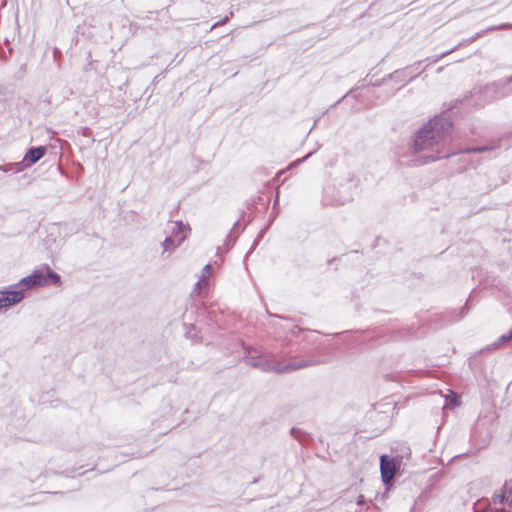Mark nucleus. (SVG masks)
<instances>
[{
	"mask_svg": "<svg viewBox=\"0 0 512 512\" xmlns=\"http://www.w3.org/2000/svg\"><path fill=\"white\" fill-rule=\"evenodd\" d=\"M453 123L448 116L439 115L430 119L413 137L412 152H426L421 158L413 157L405 162L408 166H419L428 162L448 158L455 152L447 148L451 141Z\"/></svg>",
	"mask_w": 512,
	"mask_h": 512,
	"instance_id": "f257e3e1",
	"label": "nucleus"
},
{
	"mask_svg": "<svg viewBox=\"0 0 512 512\" xmlns=\"http://www.w3.org/2000/svg\"><path fill=\"white\" fill-rule=\"evenodd\" d=\"M244 350V359L247 363L263 372H276L285 373L302 369L311 365L315 362L311 360L293 361L288 364H282L278 361L277 357L270 352H265L261 348H254L248 344L242 343Z\"/></svg>",
	"mask_w": 512,
	"mask_h": 512,
	"instance_id": "f03ea898",
	"label": "nucleus"
},
{
	"mask_svg": "<svg viewBox=\"0 0 512 512\" xmlns=\"http://www.w3.org/2000/svg\"><path fill=\"white\" fill-rule=\"evenodd\" d=\"M62 285L61 276L53 271L49 265H42L40 268L35 269L30 275L23 277L16 285L15 291H22L24 294L26 290L38 287Z\"/></svg>",
	"mask_w": 512,
	"mask_h": 512,
	"instance_id": "7ed1b4c3",
	"label": "nucleus"
},
{
	"mask_svg": "<svg viewBox=\"0 0 512 512\" xmlns=\"http://www.w3.org/2000/svg\"><path fill=\"white\" fill-rule=\"evenodd\" d=\"M47 152L46 146H37L31 147L27 153L25 154L23 160L19 163L14 164H6L0 166V171L8 173V172H19L24 168L30 167L36 162H38L41 158L45 156Z\"/></svg>",
	"mask_w": 512,
	"mask_h": 512,
	"instance_id": "20e7f679",
	"label": "nucleus"
},
{
	"mask_svg": "<svg viewBox=\"0 0 512 512\" xmlns=\"http://www.w3.org/2000/svg\"><path fill=\"white\" fill-rule=\"evenodd\" d=\"M485 93L492 100L506 98L512 95V85L508 77H505L491 83L490 85H487L485 88Z\"/></svg>",
	"mask_w": 512,
	"mask_h": 512,
	"instance_id": "39448f33",
	"label": "nucleus"
},
{
	"mask_svg": "<svg viewBox=\"0 0 512 512\" xmlns=\"http://www.w3.org/2000/svg\"><path fill=\"white\" fill-rule=\"evenodd\" d=\"M422 62L423 61H417L411 66L395 70L394 72L390 73L387 78L405 85L415 79L421 73L420 71H416V66L420 65Z\"/></svg>",
	"mask_w": 512,
	"mask_h": 512,
	"instance_id": "423d86ee",
	"label": "nucleus"
},
{
	"mask_svg": "<svg viewBox=\"0 0 512 512\" xmlns=\"http://www.w3.org/2000/svg\"><path fill=\"white\" fill-rule=\"evenodd\" d=\"M380 472L381 478L384 485L388 486L396 473V465L393 458L388 455H382L380 457Z\"/></svg>",
	"mask_w": 512,
	"mask_h": 512,
	"instance_id": "0eeeda50",
	"label": "nucleus"
},
{
	"mask_svg": "<svg viewBox=\"0 0 512 512\" xmlns=\"http://www.w3.org/2000/svg\"><path fill=\"white\" fill-rule=\"evenodd\" d=\"M24 298L22 291H0V309L18 304Z\"/></svg>",
	"mask_w": 512,
	"mask_h": 512,
	"instance_id": "6e6552de",
	"label": "nucleus"
},
{
	"mask_svg": "<svg viewBox=\"0 0 512 512\" xmlns=\"http://www.w3.org/2000/svg\"><path fill=\"white\" fill-rule=\"evenodd\" d=\"M186 231H190L189 226L184 225L182 221H175L173 222L170 236L175 237L183 242L186 239Z\"/></svg>",
	"mask_w": 512,
	"mask_h": 512,
	"instance_id": "1a4fd4ad",
	"label": "nucleus"
},
{
	"mask_svg": "<svg viewBox=\"0 0 512 512\" xmlns=\"http://www.w3.org/2000/svg\"><path fill=\"white\" fill-rule=\"evenodd\" d=\"M468 301L466 302L465 306L460 309V311L453 310L450 312H447L445 314L446 320L445 323H452L461 320L467 313L468 308Z\"/></svg>",
	"mask_w": 512,
	"mask_h": 512,
	"instance_id": "9d476101",
	"label": "nucleus"
},
{
	"mask_svg": "<svg viewBox=\"0 0 512 512\" xmlns=\"http://www.w3.org/2000/svg\"><path fill=\"white\" fill-rule=\"evenodd\" d=\"M512 28V24H509V23H503V24H500V25H495V26H490L486 29H483L477 33H475L472 38L474 41L478 40L479 38L483 37L484 35H486L488 32H491V31H496V30H505V29H510Z\"/></svg>",
	"mask_w": 512,
	"mask_h": 512,
	"instance_id": "9b49d317",
	"label": "nucleus"
},
{
	"mask_svg": "<svg viewBox=\"0 0 512 512\" xmlns=\"http://www.w3.org/2000/svg\"><path fill=\"white\" fill-rule=\"evenodd\" d=\"M212 273V266L210 264H206L204 268L202 269L201 276L199 280L196 283V288L201 289L203 286L208 285V278L210 277Z\"/></svg>",
	"mask_w": 512,
	"mask_h": 512,
	"instance_id": "f8f14e48",
	"label": "nucleus"
},
{
	"mask_svg": "<svg viewBox=\"0 0 512 512\" xmlns=\"http://www.w3.org/2000/svg\"><path fill=\"white\" fill-rule=\"evenodd\" d=\"M244 228H245L244 226H243V227H241V226H240L239 221H237V222L234 224L233 228L231 229L230 233L227 235L226 240H225V246H226L228 249H230V248L234 245V243H235V241H236V239H237V236H238V235H234V233H235L236 231H238L239 229H241V230L243 231V230H244ZM237 234H239V232H237Z\"/></svg>",
	"mask_w": 512,
	"mask_h": 512,
	"instance_id": "ddd939ff",
	"label": "nucleus"
},
{
	"mask_svg": "<svg viewBox=\"0 0 512 512\" xmlns=\"http://www.w3.org/2000/svg\"><path fill=\"white\" fill-rule=\"evenodd\" d=\"M181 241L178 240L177 238L175 237H172V236H168L164 239V241L162 242V246L164 248V251H173L174 249H176L178 246L181 245Z\"/></svg>",
	"mask_w": 512,
	"mask_h": 512,
	"instance_id": "4468645a",
	"label": "nucleus"
},
{
	"mask_svg": "<svg viewBox=\"0 0 512 512\" xmlns=\"http://www.w3.org/2000/svg\"><path fill=\"white\" fill-rule=\"evenodd\" d=\"M493 503L496 504H504L507 503L509 505L510 498L507 496V494L501 490L500 493H495L492 497Z\"/></svg>",
	"mask_w": 512,
	"mask_h": 512,
	"instance_id": "2eb2a0df",
	"label": "nucleus"
},
{
	"mask_svg": "<svg viewBox=\"0 0 512 512\" xmlns=\"http://www.w3.org/2000/svg\"><path fill=\"white\" fill-rule=\"evenodd\" d=\"M493 149H495V146L481 145V146L470 147L466 151L470 152V153H483V152L491 151Z\"/></svg>",
	"mask_w": 512,
	"mask_h": 512,
	"instance_id": "dca6fc26",
	"label": "nucleus"
},
{
	"mask_svg": "<svg viewBox=\"0 0 512 512\" xmlns=\"http://www.w3.org/2000/svg\"><path fill=\"white\" fill-rule=\"evenodd\" d=\"M473 42H475V41L473 40V38L471 36V37H469L467 39H463L462 41H460L457 45H455L454 47L449 49V51H451V53H453L456 50H458L459 48L468 46V45L472 44Z\"/></svg>",
	"mask_w": 512,
	"mask_h": 512,
	"instance_id": "f3484780",
	"label": "nucleus"
},
{
	"mask_svg": "<svg viewBox=\"0 0 512 512\" xmlns=\"http://www.w3.org/2000/svg\"><path fill=\"white\" fill-rule=\"evenodd\" d=\"M451 54V51L447 50L439 55H434L426 58V61H428L430 64L437 63L442 58L448 56Z\"/></svg>",
	"mask_w": 512,
	"mask_h": 512,
	"instance_id": "a211bd4d",
	"label": "nucleus"
},
{
	"mask_svg": "<svg viewBox=\"0 0 512 512\" xmlns=\"http://www.w3.org/2000/svg\"><path fill=\"white\" fill-rule=\"evenodd\" d=\"M290 434L299 442H303L305 440V433L301 429L292 428Z\"/></svg>",
	"mask_w": 512,
	"mask_h": 512,
	"instance_id": "6ab92c4d",
	"label": "nucleus"
},
{
	"mask_svg": "<svg viewBox=\"0 0 512 512\" xmlns=\"http://www.w3.org/2000/svg\"><path fill=\"white\" fill-rule=\"evenodd\" d=\"M233 16V12L231 11L228 16H225L224 18L220 19L219 21L215 22L211 29H214L215 27L224 25L228 22L229 18Z\"/></svg>",
	"mask_w": 512,
	"mask_h": 512,
	"instance_id": "aec40b11",
	"label": "nucleus"
},
{
	"mask_svg": "<svg viewBox=\"0 0 512 512\" xmlns=\"http://www.w3.org/2000/svg\"><path fill=\"white\" fill-rule=\"evenodd\" d=\"M423 504V500L421 497H418L415 501L413 506L410 508V512H421V508H418V504Z\"/></svg>",
	"mask_w": 512,
	"mask_h": 512,
	"instance_id": "412c9836",
	"label": "nucleus"
},
{
	"mask_svg": "<svg viewBox=\"0 0 512 512\" xmlns=\"http://www.w3.org/2000/svg\"><path fill=\"white\" fill-rule=\"evenodd\" d=\"M12 49L8 50V53H6L3 49L0 50V59L6 60L11 55Z\"/></svg>",
	"mask_w": 512,
	"mask_h": 512,
	"instance_id": "4be33fe9",
	"label": "nucleus"
},
{
	"mask_svg": "<svg viewBox=\"0 0 512 512\" xmlns=\"http://www.w3.org/2000/svg\"><path fill=\"white\" fill-rule=\"evenodd\" d=\"M460 404V401L458 400V396L453 393V397H452V400H451V405L452 406H456V405H459Z\"/></svg>",
	"mask_w": 512,
	"mask_h": 512,
	"instance_id": "5701e85b",
	"label": "nucleus"
},
{
	"mask_svg": "<svg viewBox=\"0 0 512 512\" xmlns=\"http://www.w3.org/2000/svg\"><path fill=\"white\" fill-rule=\"evenodd\" d=\"M364 503V496L359 495L357 499V505H362Z\"/></svg>",
	"mask_w": 512,
	"mask_h": 512,
	"instance_id": "b1692460",
	"label": "nucleus"
},
{
	"mask_svg": "<svg viewBox=\"0 0 512 512\" xmlns=\"http://www.w3.org/2000/svg\"><path fill=\"white\" fill-rule=\"evenodd\" d=\"M311 154H312V153H309V154H307L305 157H303V158H301V159H298V160L296 161V163L298 164V163H302V162H304L308 157H310V156H311Z\"/></svg>",
	"mask_w": 512,
	"mask_h": 512,
	"instance_id": "393cba45",
	"label": "nucleus"
},
{
	"mask_svg": "<svg viewBox=\"0 0 512 512\" xmlns=\"http://www.w3.org/2000/svg\"><path fill=\"white\" fill-rule=\"evenodd\" d=\"M473 509H474V512H481L480 509L477 508V504H474Z\"/></svg>",
	"mask_w": 512,
	"mask_h": 512,
	"instance_id": "a878e982",
	"label": "nucleus"
},
{
	"mask_svg": "<svg viewBox=\"0 0 512 512\" xmlns=\"http://www.w3.org/2000/svg\"><path fill=\"white\" fill-rule=\"evenodd\" d=\"M353 93H354V90H350V91L346 94V96L352 95Z\"/></svg>",
	"mask_w": 512,
	"mask_h": 512,
	"instance_id": "bb28decb",
	"label": "nucleus"
},
{
	"mask_svg": "<svg viewBox=\"0 0 512 512\" xmlns=\"http://www.w3.org/2000/svg\"><path fill=\"white\" fill-rule=\"evenodd\" d=\"M257 241L258 239L253 242V247L257 244Z\"/></svg>",
	"mask_w": 512,
	"mask_h": 512,
	"instance_id": "cd10ccee",
	"label": "nucleus"
}]
</instances>
